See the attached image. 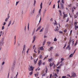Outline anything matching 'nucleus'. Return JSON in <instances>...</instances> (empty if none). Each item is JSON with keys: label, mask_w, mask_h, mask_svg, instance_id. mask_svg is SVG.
<instances>
[{"label": "nucleus", "mask_w": 78, "mask_h": 78, "mask_svg": "<svg viewBox=\"0 0 78 78\" xmlns=\"http://www.w3.org/2000/svg\"><path fill=\"white\" fill-rule=\"evenodd\" d=\"M32 74H33V71L29 73L30 75H32Z\"/></svg>", "instance_id": "nucleus-21"}, {"label": "nucleus", "mask_w": 78, "mask_h": 78, "mask_svg": "<svg viewBox=\"0 0 78 78\" xmlns=\"http://www.w3.org/2000/svg\"><path fill=\"white\" fill-rule=\"evenodd\" d=\"M50 21H53V18L51 19Z\"/></svg>", "instance_id": "nucleus-64"}, {"label": "nucleus", "mask_w": 78, "mask_h": 78, "mask_svg": "<svg viewBox=\"0 0 78 78\" xmlns=\"http://www.w3.org/2000/svg\"><path fill=\"white\" fill-rule=\"evenodd\" d=\"M30 69H32L33 68H34V67H33V66H31L30 67Z\"/></svg>", "instance_id": "nucleus-53"}, {"label": "nucleus", "mask_w": 78, "mask_h": 78, "mask_svg": "<svg viewBox=\"0 0 78 78\" xmlns=\"http://www.w3.org/2000/svg\"><path fill=\"white\" fill-rule=\"evenodd\" d=\"M71 39H72V37H70L69 38V41H72L71 40Z\"/></svg>", "instance_id": "nucleus-42"}, {"label": "nucleus", "mask_w": 78, "mask_h": 78, "mask_svg": "<svg viewBox=\"0 0 78 78\" xmlns=\"http://www.w3.org/2000/svg\"><path fill=\"white\" fill-rule=\"evenodd\" d=\"M29 49H27V53H28V52H29Z\"/></svg>", "instance_id": "nucleus-41"}, {"label": "nucleus", "mask_w": 78, "mask_h": 78, "mask_svg": "<svg viewBox=\"0 0 78 78\" xmlns=\"http://www.w3.org/2000/svg\"><path fill=\"white\" fill-rule=\"evenodd\" d=\"M8 18H6L5 19V22H8Z\"/></svg>", "instance_id": "nucleus-47"}, {"label": "nucleus", "mask_w": 78, "mask_h": 78, "mask_svg": "<svg viewBox=\"0 0 78 78\" xmlns=\"http://www.w3.org/2000/svg\"><path fill=\"white\" fill-rule=\"evenodd\" d=\"M68 49V50H70V45L69 44L67 47L66 48V49Z\"/></svg>", "instance_id": "nucleus-4"}, {"label": "nucleus", "mask_w": 78, "mask_h": 78, "mask_svg": "<svg viewBox=\"0 0 78 78\" xmlns=\"http://www.w3.org/2000/svg\"><path fill=\"white\" fill-rule=\"evenodd\" d=\"M73 53L71 54V55H69L70 58H72V56H73Z\"/></svg>", "instance_id": "nucleus-16"}, {"label": "nucleus", "mask_w": 78, "mask_h": 78, "mask_svg": "<svg viewBox=\"0 0 78 78\" xmlns=\"http://www.w3.org/2000/svg\"><path fill=\"white\" fill-rule=\"evenodd\" d=\"M41 28V26H40L36 30V32L37 31H38V30H39Z\"/></svg>", "instance_id": "nucleus-8"}, {"label": "nucleus", "mask_w": 78, "mask_h": 78, "mask_svg": "<svg viewBox=\"0 0 78 78\" xmlns=\"http://www.w3.org/2000/svg\"><path fill=\"white\" fill-rule=\"evenodd\" d=\"M55 64L54 63V62H53L52 63H51L50 64V67H52V66H53V65H54Z\"/></svg>", "instance_id": "nucleus-7"}, {"label": "nucleus", "mask_w": 78, "mask_h": 78, "mask_svg": "<svg viewBox=\"0 0 78 78\" xmlns=\"http://www.w3.org/2000/svg\"><path fill=\"white\" fill-rule=\"evenodd\" d=\"M41 64H42V60H40L38 62V66H41Z\"/></svg>", "instance_id": "nucleus-3"}, {"label": "nucleus", "mask_w": 78, "mask_h": 78, "mask_svg": "<svg viewBox=\"0 0 78 78\" xmlns=\"http://www.w3.org/2000/svg\"><path fill=\"white\" fill-rule=\"evenodd\" d=\"M47 44H51V42L49 41L48 42Z\"/></svg>", "instance_id": "nucleus-45"}, {"label": "nucleus", "mask_w": 78, "mask_h": 78, "mask_svg": "<svg viewBox=\"0 0 78 78\" xmlns=\"http://www.w3.org/2000/svg\"><path fill=\"white\" fill-rule=\"evenodd\" d=\"M60 5H61V6L62 9H64V5H63V4H61Z\"/></svg>", "instance_id": "nucleus-6"}, {"label": "nucleus", "mask_w": 78, "mask_h": 78, "mask_svg": "<svg viewBox=\"0 0 78 78\" xmlns=\"http://www.w3.org/2000/svg\"><path fill=\"white\" fill-rule=\"evenodd\" d=\"M72 33V30H71L70 31V34H71Z\"/></svg>", "instance_id": "nucleus-55"}, {"label": "nucleus", "mask_w": 78, "mask_h": 78, "mask_svg": "<svg viewBox=\"0 0 78 78\" xmlns=\"http://www.w3.org/2000/svg\"><path fill=\"white\" fill-rule=\"evenodd\" d=\"M42 58V55H40L39 58L40 59Z\"/></svg>", "instance_id": "nucleus-28"}, {"label": "nucleus", "mask_w": 78, "mask_h": 78, "mask_svg": "<svg viewBox=\"0 0 78 78\" xmlns=\"http://www.w3.org/2000/svg\"><path fill=\"white\" fill-rule=\"evenodd\" d=\"M26 46L25 45V44H24V45L23 48V50H25V48Z\"/></svg>", "instance_id": "nucleus-37"}, {"label": "nucleus", "mask_w": 78, "mask_h": 78, "mask_svg": "<svg viewBox=\"0 0 78 78\" xmlns=\"http://www.w3.org/2000/svg\"><path fill=\"white\" fill-rule=\"evenodd\" d=\"M39 16H40V15L39 14H38L37 16V18H38V17H39Z\"/></svg>", "instance_id": "nucleus-36"}, {"label": "nucleus", "mask_w": 78, "mask_h": 78, "mask_svg": "<svg viewBox=\"0 0 78 78\" xmlns=\"http://www.w3.org/2000/svg\"><path fill=\"white\" fill-rule=\"evenodd\" d=\"M4 64H5V62H2V66H3L4 65Z\"/></svg>", "instance_id": "nucleus-34"}, {"label": "nucleus", "mask_w": 78, "mask_h": 78, "mask_svg": "<svg viewBox=\"0 0 78 78\" xmlns=\"http://www.w3.org/2000/svg\"><path fill=\"white\" fill-rule=\"evenodd\" d=\"M56 56H59V54H57L55 55Z\"/></svg>", "instance_id": "nucleus-29"}, {"label": "nucleus", "mask_w": 78, "mask_h": 78, "mask_svg": "<svg viewBox=\"0 0 78 78\" xmlns=\"http://www.w3.org/2000/svg\"><path fill=\"white\" fill-rule=\"evenodd\" d=\"M55 8V4H54L53 5V8L54 9V8Z\"/></svg>", "instance_id": "nucleus-59"}, {"label": "nucleus", "mask_w": 78, "mask_h": 78, "mask_svg": "<svg viewBox=\"0 0 78 78\" xmlns=\"http://www.w3.org/2000/svg\"><path fill=\"white\" fill-rule=\"evenodd\" d=\"M4 43H1V42H0V47H2V46H3V44Z\"/></svg>", "instance_id": "nucleus-9"}, {"label": "nucleus", "mask_w": 78, "mask_h": 78, "mask_svg": "<svg viewBox=\"0 0 78 78\" xmlns=\"http://www.w3.org/2000/svg\"><path fill=\"white\" fill-rule=\"evenodd\" d=\"M75 28H78V26H75Z\"/></svg>", "instance_id": "nucleus-63"}, {"label": "nucleus", "mask_w": 78, "mask_h": 78, "mask_svg": "<svg viewBox=\"0 0 78 78\" xmlns=\"http://www.w3.org/2000/svg\"><path fill=\"white\" fill-rule=\"evenodd\" d=\"M72 44H74V39H73L72 40Z\"/></svg>", "instance_id": "nucleus-25"}, {"label": "nucleus", "mask_w": 78, "mask_h": 78, "mask_svg": "<svg viewBox=\"0 0 78 78\" xmlns=\"http://www.w3.org/2000/svg\"><path fill=\"white\" fill-rule=\"evenodd\" d=\"M60 15L61 17L62 16V13H60Z\"/></svg>", "instance_id": "nucleus-48"}, {"label": "nucleus", "mask_w": 78, "mask_h": 78, "mask_svg": "<svg viewBox=\"0 0 78 78\" xmlns=\"http://www.w3.org/2000/svg\"><path fill=\"white\" fill-rule=\"evenodd\" d=\"M63 16H65V17H67V14H65L64 15H63Z\"/></svg>", "instance_id": "nucleus-32"}, {"label": "nucleus", "mask_w": 78, "mask_h": 78, "mask_svg": "<svg viewBox=\"0 0 78 78\" xmlns=\"http://www.w3.org/2000/svg\"><path fill=\"white\" fill-rule=\"evenodd\" d=\"M40 49L41 50H44V48H43V46H41V48H40Z\"/></svg>", "instance_id": "nucleus-14"}, {"label": "nucleus", "mask_w": 78, "mask_h": 78, "mask_svg": "<svg viewBox=\"0 0 78 78\" xmlns=\"http://www.w3.org/2000/svg\"><path fill=\"white\" fill-rule=\"evenodd\" d=\"M17 75H18V72H17V74L16 75V78H17Z\"/></svg>", "instance_id": "nucleus-39"}, {"label": "nucleus", "mask_w": 78, "mask_h": 78, "mask_svg": "<svg viewBox=\"0 0 78 78\" xmlns=\"http://www.w3.org/2000/svg\"><path fill=\"white\" fill-rule=\"evenodd\" d=\"M40 8L42 9V2H41L40 5Z\"/></svg>", "instance_id": "nucleus-15"}, {"label": "nucleus", "mask_w": 78, "mask_h": 78, "mask_svg": "<svg viewBox=\"0 0 78 78\" xmlns=\"http://www.w3.org/2000/svg\"><path fill=\"white\" fill-rule=\"evenodd\" d=\"M62 78H66V76H62Z\"/></svg>", "instance_id": "nucleus-46"}, {"label": "nucleus", "mask_w": 78, "mask_h": 78, "mask_svg": "<svg viewBox=\"0 0 78 78\" xmlns=\"http://www.w3.org/2000/svg\"><path fill=\"white\" fill-rule=\"evenodd\" d=\"M34 47H35V45H34L33 47V49H34Z\"/></svg>", "instance_id": "nucleus-60"}, {"label": "nucleus", "mask_w": 78, "mask_h": 78, "mask_svg": "<svg viewBox=\"0 0 78 78\" xmlns=\"http://www.w3.org/2000/svg\"><path fill=\"white\" fill-rule=\"evenodd\" d=\"M54 76H56V77H58V76L56 73H55L54 74Z\"/></svg>", "instance_id": "nucleus-18"}, {"label": "nucleus", "mask_w": 78, "mask_h": 78, "mask_svg": "<svg viewBox=\"0 0 78 78\" xmlns=\"http://www.w3.org/2000/svg\"><path fill=\"white\" fill-rule=\"evenodd\" d=\"M71 42H72L71 41H69V45H70V44H71Z\"/></svg>", "instance_id": "nucleus-44"}, {"label": "nucleus", "mask_w": 78, "mask_h": 78, "mask_svg": "<svg viewBox=\"0 0 78 78\" xmlns=\"http://www.w3.org/2000/svg\"><path fill=\"white\" fill-rule=\"evenodd\" d=\"M54 41H55V42H56V41H57V39L56 38V37H55L54 38Z\"/></svg>", "instance_id": "nucleus-24"}, {"label": "nucleus", "mask_w": 78, "mask_h": 78, "mask_svg": "<svg viewBox=\"0 0 78 78\" xmlns=\"http://www.w3.org/2000/svg\"><path fill=\"white\" fill-rule=\"evenodd\" d=\"M64 58H61V61H63V60H64Z\"/></svg>", "instance_id": "nucleus-58"}, {"label": "nucleus", "mask_w": 78, "mask_h": 78, "mask_svg": "<svg viewBox=\"0 0 78 78\" xmlns=\"http://www.w3.org/2000/svg\"><path fill=\"white\" fill-rule=\"evenodd\" d=\"M34 69V68H33L32 69H31L30 68H29L28 70H29V71H33Z\"/></svg>", "instance_id": "nucleus-10"}, {"label": "nucleus", "mask_w": 78, "mask_h": 78, "mask_svg": "<svg viewBox=\"0 0 78 78\" xmlns=\"http://www.w3.org/2000/svg\"><path fill=\"white\" fill-rule=\"evenodd\" d=\"M38 75H39L38 73H37V74H35V77H36V75L37 76H38Z\"/></svg>", "instance_id": "nucleus-20"}, {"label": "nucleus", "mask_w": 78, "mask_h": 78, "mask_svg": "<svg viewBox=\"0 0 78 78\" xmlns=\"http://www.w3.org/2000/svg\"><path fill=\"white\" fill-rule=\"evenodd\" d=\"M5 24H6V23L5 22H4V24H3L4 26H5Z\"/></svg>", "instance_id": "nucleus-43"}, {"label": "nucleus", "mask_w": 78, "mask_h": 78, "mask_svg": "<svg viewBox=\"0 0 78 78\" xmlns=\"http://www.w3.org/2000/svg\"><path fill=\"white\" fill-rule=\"evenodd\" d=\"M34 51L35 53H37V52L36 51V49H34Z\"/></svg>", "instance_id": "nucleus-40"}, {"label": "nucleus", "mask_w": 78, "mask_h": 78, "mask_svg": "<svg viewBox=\"0 0 78 78\" xmlns=\"http://www.w3.org/2000/svg\"><path fill=\"white\" fill-rule=\"evenodd\" d=\"M36 36H34V37L33 39H36Z\"/></svg>", "instance_id": "nucleus-31"}, {"label": "nucleus", "mask_w": 78, "mask_h": 78, "mask_svg": "<svg viewBox=\"0 0 78 78\" xmlns=\"http://www.w3.org/2000/svg\"><path fill=\"white\" fill-rule=\"evenodd\" d=\"M52 60V58H49V62H50V61H51V60Z\"/></svg>", "instance_id": "nucleus-26"}, {"label": "nucleus", "mask_w": 78, "mask_h": 78, "mask_svg": "<svg viewBox=\"0 0 78 78\" xmlns=\"http://www.w3.org/2000/svg\"><path fill=\"white\" fill-rule=\"evenodd\" d=\"M46 37H47V36L44 35V38H46Z\"/></svg>", "instance_id": "nucleus-62"}, {"label": "nucleus", "mask_w": 78, "mask_h": 78, "mask_svg": "<svg viewBox=\"0 0 78 78\" xmlns=\"http://www.w3.org/2000/svg\"><path fill=\"white\" fill-rule=\"evenodd\" d=\"M59 33L61 34V33H62L63 34V33H62V31H60L59 32Z\"/></svg>", "instance_id": "nucleus-49"}, {"label": "nucleus", "mask_w": 78, "mask_h": 78, "mask_svg": "<svg viewBox=\"0 0 78 78\" xmlns=\"http://www.w3.org/2000/svg\"><path fill=\"white\" fill-rule=\"evenodd\" d=\"M78 42L77 41H76V43L74 44V46L75 47L76 46V45H77V43Z\"/></svg>", "instance_id": "nucleus-30"}, {"label": "nucleus", "mask_w": 78, "mask_h": 78, "mask_svg": "<svg viewBox=\"0 0 78 78\" xmlns=\"http://www.w3.org/2000/svg\"><path fill=\"white\" fill-rule=\"evenodd\" d=\"M4 39H5V37H2L1 39L0 42L4 44Z\"/></svg>", "instance_id": "nucleus-2"}, {"label": "nucleus", "mask_w": 78, "mask_h": 78, "mask_svg": "<svg viewBox=\"0 0 78 78\" xmlns=\"http://www.w3.org/2000/svg\"><path fill=\"white\" fill-rule=\"evenodd\" d=\"M64 0H62L61 2H62V3H64Z\"/></svg>", "instance_id": "nucleus-54"}, {"label": "nucleus", "mask_w": 78, "mask_h": 78, "mask_svg": "<svg viewBox=\"0 0 78 78\" xmlns=\"http://www.w3.org/2000/svg\"><path fill=\"white\" fill-rule=\"evenodd\" d=\"M11 20H10L9 21V23L8 25V27H9L10 26V25H11Z\"/></svg>", "instance_id": "nucleus-11"}, {"label": "nucleus", "mask_w": 78, "mask_h": 78, "mask_svg": "<svg viewBox=\"0 0 78 78\" xmlns=\"http://www.w3.org/2000/svg\"><path fill=\"white\" fill-rule=\"evenodd\" d=\"M30 25V24L29 23H28V31L29 30V26Z\"/></svg>", "instance_id": "nucleus-27"}, {"label": "nucleus", "mask_w": 78, "mask_h": 78, "mask_svg": "<svg viewBox=\"0 0 78 78\" xmlns=\"http://www.w3.org/2000/svg\"><path fill=\"white\" fill-rule=\"evenodd\" d=\"M23 54V53H24V54H25V49H23V50L22 51V52Z\"/></svg>", "instance_id": "nucleus-13"}, {"label": "nucleus", "mask_w": 78, "mask_h": 78, "mask_svg": "<svg viewBox=\"0 0 78 78\" xmlns=\"http://www.w3.org/2000/svg\"><path fill=\"white\" fill-rule=\"evenodd\" d=\"M54 25H58V23L56 22H55V23H54Z\"/></svg>", "instance_id": "nucleus-52"}, {"label": "nucleus", "mask_w": 78, "mask_h": 78, "mask_svg": "<svg viewBox=\"0 0 78 78\" xmlns=\"http://www.w3.org/2000/svg\"><path fill=\"white\" fill-rule=\"evenodd\" d=\"M44 30V27H43L40 30V32H42Z\"/></svg>", "instance_id": "nucleus-17"}, {"label": "nucleus", "mask_w": 78, "mask_h": 78, "mask_svg": "<svg viewBox=\"0 0 78 78\" xmlns=\"http://www.w3.org/2000/svg\"><path fill=\"white\" fill-rule=\"evenodd\" d=\"M46 12H47V9H45L44 10L43 13L45 14V13H46Z\"/></svg>", "instance_id": "nucleus-12"}, {"label": "nucleus", "mask_w": 78, "mask_h": 78, "mask_svg": "<svg viewBox=\"0 0 78 78\" xmlns=\"http://www.w3.org/2000/svg\"><path fill=\"white\" fill-rule=\"evenodd\" d=\"M67 76H69V77H70V75H69V74H67Z\"/></svg>", "instance_id": "nucleus-57"}, {"label": "nucleus", "mask_w": 78, "mask_h": 78, "mask_svg": "<svg viewBox=\"0 0 78 78\" xmlns=\"http://www.w3.org/2000/svg\"><path fill=\"white\" fill-rule=\"evenodd\" d=\"M18 3H19V2H16V5L17 6V5H18Z\"/></svg>", "instance_id": "nucleus-38"}, {"label": "nucleus", "mask_w": 78, "mask_h": 78, "mask_svg": "<svg viewBox=\"0 0 78 78\" xmlns=\"http://www.w3.org/2000/svg\"><path fill=\"white\" fill-rule=\"evenodd\" d=\"M76 49H75L74 51L73 52V54H74V53H75V52H76Z\"/></svg>", "instance_id": "nucleus-51"}, {"label": "nucleus", "mask_w": 78, "mask_h": 78, "mask_svg": "<svg viewBox=\"0 0 78 78\" xmlns=\"http://www.w3.org/2000/svg\"><path fill=\"white\" fill-rule=\"evenodd\" d=\"M51 48H49L48 49V51H51Z\"/></svg>", "instance_id": "nucleus-56"}, {"label": "nucleus", "mask_w": 78, "mask_h": 78, "mask_svg": "<svg viewBox=\"0 0 78 78\" xmlns=\"http://www.w3.org/2000/svg\"><path fill=\"white\" fill-rule=\"evenodd\" d=\"M61 67V66H58L57 67V69H60V68Z\"/></svg>", "instance_id": "nucleus-61"}, {"label": "nucleus", "mask_w": 78, "mask_h": 78, "mask_svg": "<svg viewBox=\"0 0 78 78\" xmlns=\"http://www.w3.org/2000/svg\"><path fill=\"white\" fill-rule=\"evenodd\" d=\"M52 76V74H51L50 75V77L49 78H51V77Z\"/></svg>", "instance_id": "nucleus-50"}, {"label": "nucleus", "mask_w": 78, "mask_h": 78, "mask_svg": "<svg viewBox=\"0 0 78 78\" xmlns=\"http://www.w3.org/2000/svg\"><path fill=\"white\" fill-rule=\"evenodd\" d=\"M45 41H44V42L43 43V45H45Z\"/></svg>", "instance_id": "nucleus-22"}, {"label": "nucleus", "mask_w": 78, "mask_h": 78, "mask_svg": "<svg viewBox=\"0 0 78 78\" xmlns=\"http://www.w3.org/2000/svg\"><path fill=\"white\" fill-rule=\"evenodd\" d=\"M69 18H68L66 20V22H69Z\"/></svg>", "instance_id": "nucleus-33"}, {"label": "nucleus", "mask_w": 78, "mask_h": 78, "mask_svg": "<svg viewBox=\"0 0 78 78\" xmlns=\"http://www.w3.org/2000/svg\"><path fill=\"white\" fill-rule=\"evenodd\" d=\"M38 60V58H37V59H35L34 60V62L35 64H36L37 61Z\"/></svg>", "instance_id": "nucleus-5"}, {"label": "nucleus", "mask_w": 78, "mask_h": 78, "mask_svg": "<svg viewBox=\"0 0 78 78\" xmlns=\"http://www.w3.org/2000/svg\"><path fill=\"white\" fill-rule=\"evenodd\" d=\"M41 9H42L40 8V9H39V10L38 12L40 14H41Z\"/></svg>", "instance_id": "nucleus-19"}, {"label": "nucleus", "mask_w": 78, "mask_h": 78, "mask_svg": "<svg viewBox=\"0 0 78 78\" xmlns=\"http://www.w3.org/2000/svg\"><path fill=\"white\" fill-rule=\"evenodd\" d=\"M4 29H5V27H4V26H3L2 27V30H4Z\"/></svg>", "instance_id": "nucleus-35"}, {"label": "nucleus", "mask_w": 78, "mask_h": 78, "mask_svg": "<svg viewBox=\"0 0 78 78\" xmlns=\"http://www.w3.org/2000/svg\"><path fill=\"white\" fill-rule=\"evenodd\" d=\"M71 77H73V78H75V77H76V73H72Z\"/></svg>", "instance_id": "nucleus-1"}, {"label": "nucleus", "mask_w": 78, "mask_h": 78, "mask_svg": "<svg viewBox=\"0 0 78 78\" xmlns=\"http://www.w3.org/2000/svg\"><path fill=\"white\" fill-rule=\"evenodd\" d=\"M55 29L57 30H59V27H58L57 26L56 28H55Z\"/></svg>", "instance_id": "nucleus-23"}]
</instances>
